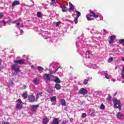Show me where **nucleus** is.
I'll list each match as a JSON object with an SVG mask.
<instances>
[{
    "label": "nucleus",
    "mask_w": 124,
    "mask_h": 124,
    "mask_svg": "<svg viewBox=\"0 0 124 124\" xmlns=\"http://www.w3.org/2000/svg\"><path fill=\"white\" fill-rule=\"evenodd\" d=\"M113 102V107L114 108H115V109H119L120 111L122 110V107H121V101L116 99L114 98L112 100Z\"/></svg>",
    "instance_id": "1"
},
{
    "label": "nucleus",
    "mask_w": 124,
    "mask_h": 124,
    "mask_svg": "<svg viewBox=\"0 0 124 124\" xmlns=\"http://www.w3.org/2000/svg\"><path fill=\"white\" fill-rule=\"evenodd\" d=\"M16 110H21L22 108H23V104L24 103L22 102V100L20 99H18L16 101Z\"/></svg>",
    "instance_id": "2"
},
{
    "label": "nucleus",
    "mask_w": 124,
    "mask_h": 124,
    "mask_svg": "<svg viewBox=\"0 0 124 124\" xmlns=\"http://www.w3.org/2000/svg\"><path fill=\"white\" fill-rule=\"evenodd\" d=\"M12 69L15 71L16 74L21 72V70H20V66L16 64H14L12 66Z\"/></svg>",
    "instance_id": "3"
},
{
    "label": "nucleus",
    "mask_w": 124,
    "mask_h": 124,
    "mask_svg": "<svg viewBox=\"0 0 124 124\" xmlns=\"http://www.w3.org/2000/svg\"><path fill=\"white\" fill-rule=\"evenodd\" d=\"M29 102L32 103V102H34L35 101V96L33 95V94H31L28 96V99Z\"/></svg>",
    "instance_id": "4"
},
{
    "label": "nucleus",
    "mask_w": 124,
    "mask_h": 124,
    "mask_svg": "<svg viewBox=\"0 0 124 124\" xmlns=\"http://www.w3.org/2000/svg\"><path fill=\"white\" fill-rule=\"evenodd\" d=\"M78 94H82L83 95L88 94V90L85 88H81L78 92Z\"/></svg>",
    "instance_id": "5"
},
{
    "label": "nucleus",
    "mask_w": 124,
    "mask_h": 124,
    "mask_svg": "<svg viewBox=\"0 0 124 124\" xmlns=\"http://www.w3.org/2000/svg\"><path fill=\"white\" fill-rule=\"evenodd\" d=\"M44 79L46 82H50L51 81V76L49 74H45L44 75Z\"/></svg>",
    "instance_id": "6"
},
{
    "label": "nucleus",
    "mask_w": 124,
    "mask_h": 124,
    "mask_svg": "<svg viewBox=\"0 0 124 124\" xmlns=\"http://www.w3.org/2000/svg\"><path fill=\"white\" fill-rule=\"evenodd\" d=\"M108 38H109V40L108 41V43L109 44H113L114 43V40L116 39V35H112L111 36H109L108 37Z\"/></svg>",
    "instance_id": "7"
},
{
    "label": "nucleus",
    "mask_w": 124,
    "mask_h": 124,
    "mask_svg": "<svg viewBox=\"0 0 124 124\" xmlns=\"http://www.w3.org/2000/svg\"><path fill=\"white\" fill-rule=\"evenodd\" d=\"M14 62L17 64H24L25 63V61L23 60H14Z\"/></svg>",
    "instance_id": "8"
},
{
    "label": "nucleus",
    "mask_w": 124,
    "mask_h": 124,
    "mask_svg": "<svg viewBox=\"0 0 124 124\" xmlns=\"http://www.w3.org/2000/svg\"><path fill=\"white\" fill-rule=\"evenodd\" d=\"M90 13H91V14H93V15H90V14H89V17H93L94 18H98L99 17L98 15H96L95 13L93 12L91 10L90 11Z\"/></svg>",
    "instance_id": "9"
},
{
    "label": "nucleus",
    "mask_w": 124,
    "mask_h": 124,
    "mask_svg": "<svg viewBox=\"0 0 124 124\" xmlns=\"http://www.w3.org/2000/svg\"><path fill=\"white\" fill-rule=\"evenodd\" d=\"M39 107V105H32L31 107V111H33L34 112H36L37 108Z\"/></svg>",
    "instance_id": "10"
},
{
    "label": "nucleus",
    "mask_w": 124,
    "mask_h": 124,
    "mask_svg": "<svg viewBox=\"0 0 124 124\" xmlns=\"http://www.w3.org/2000/svg\"><path fill=\"white\" fill-rule=\"evenodd\" d=\"M117 117L119 120H122V119H124V116L122 114L121 112H119L117 114Z\"/></svg>",
    "instance_id": "11"
},
{
    "label": "nucleus",
    "mask_w": 124,
    "mask_h": 124,
    "mask_svg": "<svg viewBox=\"0 0 124 124\" xmlns=\"http://www.w3.org/2000/svg\"><path fill=\"white\" fill-rule=\"evenodd\" d=\"M48 123H49V118L48 117H46L43 119V124H47Z\"/></svg>",
    "instance_id": "12"
},
{
    "label": "nucleus",
    "mask_w": 124,
    "mask_h": 124,
    "mask_svg": "<svg viewBox=\"0 0 124 124\" xmlns=\"http://www.w3.org/2000/svg\"><path fill=\"white\" fill-rule=\"evenodd\" d=\"M61 8H62V12H67V10H68V9L65 5L61 6Z\"/></svg>",
    "instance_id": "13"
},
{
    "label": "nucleus",
    "mask_w": 124,
    "mask_h": 124,
    "mask_svg": "<svg viewBox=\"0 0 124 124\" xmlns=\"http://www.w3.org/2000/svg\"><path fill=\"white\" fill-rule=\"evenodd\" d=\"M19 4H20V1L18 0H15L13 2L12 6V7H14V6L16 5H19Z\"/></svg>",
    "instance_id": "14"
},
{
    "label": "nucleus",
    "mask_w": 124,
    "mask_h": 124,
    "mask_svg": "<svg viewBox=\"0 0 124 124\" xmlns=\"http://www.w3.org/2000/svg\"><path fill=\"white\" fill-rule=\"evenodd\" d=\"M39 96H43V95H42V92H39L37 93V95L36 96V101L38 100V99L39 98Z\"/></svg>",
    "instance_id": "15"
},
{
    "label": "nucleus",
    "mask_w": 124,
    "mask_h": 124,
    "mask_svg": "<svg viewBox=\"0 0 124 124\" xmlns=\"http://www.w3.org/2000/svg\"><path fill=\"white\" fill-rule=\"evenodd\" d=\"M54 87L56 88V90H57V91H60V90L62 89V86L59 84H56Z\"/></svg>",
    "instance_id": "16"
},
{
    "label": "nucleus",
    "mask_w": 124,
    "mask_h": 124,
    "mask_svg": "<svg viewBox=\"0 0 124 124\" xmlns=\"http://www.w3.org/2000/svg\"><path fill=\"white\" fill-rule=\"evenodd\" d=\"M53 124H59L60 122H59V118H54L53 120Z\"/></svg>",
    "instance_id": "17"
},
{
    "label": "nucleus",
    "mask_w": 124,
    "mask_h": 124,
    "mask_svg": "<svg viewBox=\"0 0 124 124\" xmlns=\"http://www.w3.org/2000/svg\"><path fill=\"white\" fill-rule=\"evenodd\" d=\"M54 82L57 83L58 84L61 83V80L57 77H55V79L54 80Z\"/></svg>",
    "instance_id": "18"
},
{
    "label": "nucleus",
    "mask_w": 124,
    "mask_h": 124,
    "mask_svg": "<svg viewBox=\"0 0 124 124\" xmlns=\"http://www.w3.org/2000/svg\"><path fill=\"white\" fill-rule=\"evenodd\" d=\"M69 5H70V8L69 10H71V11H74V6H73V4L71 3V2H69Z\"/></svg>",
    "instance_id": "19"
},
{
    "label": "nucleus",
    "mask_w": 124,
    "mask_h": 124,
    "mask_svg": "<svg viewBox=\"0 0 124 124\" xmlns=\"http://www.w3.org/2000/svg\"><path fill=\"white\" fill-rule=\"evenodd\" d=\"M21 96L23 97V99H26L28 98V93H22V94L21 95Z\"/></svg>",
    "instance_id": "20"
},
{
    "label": "nucleus",
    "mask_w": 124,
    "mask_h": 124,
    "mask_svg": "<svg viewBox=\"0 0 124 124\" xmlns=\"http://www.w3.org/2000/svg\"><path fill=\"white\" fill-rule=\"evenodd\" d=\"M61 105H62V106H65V105H66V102H65V100L63 99L61 100Z\"/></svg>",
    "instance_id": "21"
},
{
    "label": "nucleus",
    "mask_w": 124,
    "mask_h": 124,
    "mask_svg": "<svg viewBox=\"0 0 124 124\" xmlns=\"http://www.w3.org/2000/svg\"><path fill=\"white\" fill-rule=\"evenodd\" d=\"M86 18L88 20V21H93V20H94V18H92L90 16H89V14H87L86 15Z\"/></svg>",
    "instance_id": "22"
},
{
    "label": "nucleus",
    "mask_w": 124,
    "mask_h": 124,
    "mask_svg": "<svg viewBox=\"0 0 124 124\" xmlns=\"http://www.w3.org/2000/svg\"><path fill=\"white\" fill-rule=\"evenodd\" d=\"M50 101L51 102H54V101H57V97L54 96L50 98Z\"/></svg>",
    "instance_id": "23"
},
{
    "label": "nucleus",
    "mask_w": 124,
    "mask_h": 124,
    "mask_svg": "<svg viewBox=\"0 0 124 124\" xmlns=\"http://www.w3.org/2000/svg\"><path fill=\"white\" fill-rule=\"evenodd\" d=\"M51 1V5L55 6V4L58 2V0H50Z\"/></svg>",
    "instance_id": "24"
},
{
    "label": "nucleus",
    "mask_w": 124,
    "mask_h": 124,
    "mask_svg": "<svg viewBox=\"0 0 124 124\" xmlns=\"http://www.w3.org/2000/svg\"><path fill=\"white\" fill-rule=\"evenodd\" d=\"M38 82H39V78H35L33 80V83H34V84H37Z\"/></svg>",
    "instance_id": "25"
},
{
    "label": "nucleus",
    "mask_w": 124,
    "mask_h": 124,
    "mask_svg": "<svg viewBox=\"0 0 124 124\" xmlns=\"http://www.w3.org/2000/svg\"><path fill=\"white\" fill-rule=\"evenodd\" d=\"M75 12H76V14H77V17L78 18H79V17H80V16H81V13L78 11H75Z\"/></svg>",
    "instance_id": "26"
},
{
    "label": "nucleus",
    "mask_w": 124,
    "mask_h": 124,
    "mask_svg": "<svg viewBox=\"0 0 124 124\" xmlns=\"http://www.w3.org/2000/svg\"><path fill=\"white\" fill-rule=\"evenodd\" d=\"M37 69H38V71H39L40 73H42V70H43V68H42V67H41V66H38L37 67Z\"/></svg>",
    "instance_id": "27"
},
{
    "label": "nucleus",
    "mask_w": 124,
    "mask_h": 124,
    "mask_svg": "<svg viewBox=\"0 0 124 124\" xmlns=\"http://www.w3.org/2000/svg\"><path fill=\"white\" fill-rule=\"evenodd\" d=\"M37 17H39V18L42 17V16L41 15V12H38L37 13Z\"/></svg>",
    "instance_id": "28"
},
{
    "label": "nucleus",
    "mask_w": 124,
    "mask_h": 124,
    "mask_svg": "<svg viewBox=\"0 0 124 124\" xmlns=\"http://www.w3.org/2000/svg\"><path fill=\"white\" fill-rule=\"evenodd\" d=\"M100 109L102 110H104L105 109V106L103 104H101L100 106Z\"/></svg>",
    "instance_id": "29"
},
{
    "label": "nucleus",
    "mask_w": 124,
    "mask_h": 124,
    "mask_svg": "<svg viewBox=\"0 0 124 124\" xmlns=\"http://www.w3.org/2000/svg\"><path fill=\"white\" fill-rule=\"evenodd\" d=\"M62 124H69L68 120H66L64 121H62Z\"/></svg>",
    "instance_id": "30"
},
{
    "label": "nucleus",
    "mask_w": 124,
    "mask_h": 124,
    "mask_svg": "<svg viewBox=\"0 0 124 124\" xmlns=\"http://www.w3.org/2000/svg\"><path fill=\"white\" fill-rule=\"evenodd\" d=\"M78 18L79 17H75L74 20V22L75 23V24H77L78 23Z\"/></svg>",
    "instance_id": "31"
},
{
    "label": "nucleus",
    "mask_w": 124,
    "mask_h": 124,
    "mask_svg": "<svg viewBox=\"0 0 124 124\" xmlns=\"http://www.w3.org/2000/svg\"><path fill=\"white\" fill-rule=\"evenodd\" d=\"M119 43L120 44H123V46H124V39H121L119 40Z\"/></svg>",
    "instance_id": "32"
},
{
    "label": "nucleus",
    "mask_w": 124,
    "mask_h": 124,
    "mask_svg": "<svg viewBox=\"0 0 124 124\" xmlns=\"http://www.w3.org/2000/svg\"><path fill=\"white\" fill-rule=\"evenodd\" d=\"M0 23H3V26H6V22L4 20L0 21Z\"/></svg>",
    "instance_id": "33"
},
{
    "label": "nucleus",
    "mask_w": 124,
    "mask_h": 124,
    "mask_svg": "<svg viewBox=\"0 0 124 124\" xmlns=\"http://www.w3.org/2000/svg\"><path fill=\"white\" fill-rule=\"evenodd\" d=\"M113 62V58L110 57L108 59V62Z\"/></svg>",
    "instance_id": "34"
},
{
    "label": "nucleus",
    "mask_w": 124,
    "mask_h": 124,
    "mask_svg": "<svg viewBox=\"0 0 124 124\" xmlns=\"http://www.w3.org/2000/svg\"><path fill=\"white\" fill-rule=\"evenodd\" d=\"M59 25H61V22L60 21H58V22H56V27H59Z\"/></svg>",
    "instance_id": "35"
},
{
    "label": "nucleus",
    "mask_w": 124,
    "mask_h": 124,
    "mask_svg": "<svg viewBox=\"0 0 124 124\" xmlns=\"http://www.w3.org/2000/svg\"><path fill=\"white\" fill-rule=\"evenodd\" d=\"M82 118H86V117H87V114L82 113Z\"/></svg>",
    "instance_id": "36"
},
{
    "label": "nucleus",
    "mask_w": 124,
    "mask_h": 124,
    "mask_svg": "<svg viewBox=\"0 0 124 124\" xmlns=\"http://www.w3.org/2000/svg\"><path fill=\"white\" fill-rule=\"evenodd\" d=\"M111 98H112V97H111V96H109L108 98V101H111Z\"/></svg>",
    "instance_id": "37"
},
{
    "label": "nucleus",
    "mask_w": 124,
    "mask_h": 124,
    "mask_svg": "<svg viewBox=\"0 0 124 124\" xmlns=\"http://www.w3.org/2000/svg\"><path fill=\"white\" fill-rule=\"evenodd\" d=\"M88 83H89L88 82L86 81H85V80H84V81L83 82V84H84V85H88Z\"/></svg>",
    "instance_id": "38"
},
{
    "label": "nucleus",
    "mask_w": 124,
    "mask_h": 124,
    "mask_svg": "<svg viewBox=\"0 0 124 124\" xmlns=\"http://www.w3.org/2000/svg\"><path fill=\"white\" fill-rule=\"evenodd\" d=\"M121 76H122V79L124 78V73L121 72Z\"/></svg>",
    "instance_id": "39"
},
{
    "label": "nucleus",
    "mask_w": 124,
    "mask_h": 124,
    "mask_svg": "<svg viewBox=\"0 0 124 124\" xmlns=\"http://www.w3.org/2000/svg\"><path fill=\"white\" fill-rule=\"evenodd\" d=\"M105 78H106V79H109V76L108 75H106Z\"/></svg>",
    "instance_id": "40"
},
{
    "label": "nucleus",
    "mask_w": 124,
    "mask_h": 124,
    "mask_svg": "<svg viewBox=\"0 0 124 124\" xmlns=\"http://www.w3.org/2000/svg\"><path fill=\"white\" fill-rule=\"evenodd\" d=\"M86 55H87V56H89V55H90V51H89V50H87V51H86Z\"/></svg>",
    "instance_id": "41"
},
{
    "label": "nucleus",
    "mask_w": 124,
    "mask_h": 124,
    "mask_svg": "<svg viewBox=\"0 0 124 124\" xmlns=\"http://www.w3.org/2000/svg\"><path fill=\"white\" fill-rule=\"evenodd\" d=\"M2 17H3V14H0V18H1Z\"/></svg>",
    "instance_id": "42"
},
{
    "label": "nucleus",
    "mask_w": 124,
    "mask_h": 124,
    "mask_svg": "<svg viewBox=\"0 0 124 124\" xmlns=\"http://www.w3.org/2000/svg\"><path fill=\"white\" fill-rule=\"evenodd\" d=\"M89 80H90V78H88L87 79H85L84 81H86L87 82V81H89Z\"/></svg>",
    "instance_id": "43"
},
{
    "label": "nucleus",
    "mask_w": 124,
    "mask_h": 124,
    "mask_svg": "<svg viewBox=\"0 0 124 124\" xmlns=\"http://www.w3.org/2000/svg\"><path fill=\"white\" fill-rule=\"evenodd\" d=\"M104 74H105V75H108V73L107 72V71H105Z\"/></svg>",
    "instance_id": "44"
},
{
    "label": "nucleus",
    "mask_w": 124,
    "mask_h": 124,
    "mask_svg": "<svg viewBox=\"0 0 124 124\" xmlns=\"http://www.w3.org/2000/svg\"><path fill=\"white\" fill-rule=\"evenodd\" d=\"M20 33H24V31H23V30H20Z\"/></svg>",
    "instance_id": "45"
},
{
    "label": "nucleus",
    "mask_w": 124,
    "mask_h": 124,
    "mask_svg": "<svg viewBox=\"0 0 124 124\" xmlns=\"http://www.w3.org/2000/svg\"><path fill=\"white\" fill-rule=\"evenodd\" d=\"M2 62V61L1 60V59H0V65H1Z\"/></svg>",
    "instance_id": "46"
},
{
    "label": "nucleus",
    "mask_w": 124,
    "mask_h": 124,
    "mask_svg": "<svg viewBox=\"0 0 124 124\" xmlns=\"http://www.w3.org/2000/svg\"><path fill=\"white\" fill-rule=\"evenodd\" d=\"M72 121H73V118H71L70 119V122H72Z\"/></svg>",
    "instance_id": "47"
},
{
    "label": "nucleus",
    "mask_w": 124,
    "mask_h": 124,
    "mask_svg": "<svg viewBox=\"0 0 124 124\" xmlns=\"http://www.w3.org/2000/svg\"><path fill=\"white\" fill-rule=\"evenodd\" d=\"M122 72L124 73V66L123 67V69L122 70Z\"/></svg>",
    "instance_id": "48"
},
{
    "label": "nucleus",
    "mask_w": 124,
    "mask_h": 124,
    "mask_svg": "<svg viewBox=\"0 0 124 124\" xmlns=\"http://www.w3.org/2000/svg\"><path fill=\"white\" fill-rule=\"evenodd\" d=\"M116 94H117V92H116L114 94V96H116Z\"/></svg>",
    "instance_id": "49"
},
{
    "label": "nucleus",
    "mask_w": 124,
    "mask_h": 124,
    "mask_svg": "<svg viewBox=\"0 0 124 124\" xmlns=\"http://www.w3.org/2000/svg\"><path fill=\"white\" fill-rule=\"evenodd\" d=\"M19 25H20V23H17L16 24V26H19Z\"/></svg>",
    "instance_id": "50"
},
{
    "label": "nucleus",
    "mask_w": 124,
    "mask_h": 124,
    "mask_svg": "<svg viewBox=\"0 0 124 124\" xmlns=\"http://www.w3.org/2000/svg\"><path fill=\"white\" fill-rule=\"evenodd\" d=\"M103 31H104V32H106V30L104 29Z\"/></svg>",
    "instance_id": "51"
},
{
    "label": "nucleus",
    "mask_w": 124,
    "mask_h": 124,
    "mask_svg": "<svg viewBox=\"0 0 124 124\" xmlns=\"http://www.w3.org/2000/svg\"><path fill=\"white\" fill-rule=\"evenodd\" d=\"M29 64H30V65H31V62H29Z\"/></svg>",
    "instance_id": "52"
},
{
    "label": "nucleus",
    "mask_w": 124,
    "mask_h": 124,
    "mask_svg": "<svg viewBox=\"0 0 124 124\" xmlns=\"http://www.w3.org/2000/svg\"><path fill=\"white\" fill-rule=\"evenodd\" d=\"M31 66L32 67V68H34V66L33 65H31Z\"/></svg>",
    "instance_id": "53"
},
{
    "label": "nucleus",
    "mask_w": 124,
    "mask_h": 124,
    "mask_svg": "<svg viewBox=\"0 0 124 124\" xmlns=\"http://www.w3.org/2000/svg\"><path fill=\"white\" fill-rule=\"evenodd\" d=\"M58 70H59V69H56L55 71L57 72V71H58Z\"/></svg>",
    "instance_id": "54"
},
{
    "label": "nucleus",
    "mask_w": 124,
    "mask_h": 124,
    "mask_svg": "<svg viewBox=\"0 0 124 124\" xmlns=\"http://www.w3.org/2000/svg\"><path fill=\"white\" fill-rule=\"evenodd\" d=\"M88 59H90L91 57H90L89 56L88 57Z\"/></svg>",
    "instance_id": "55"
},
{
    "label": "nucleus",
    "mask_w": 124,
    "mask_h": 124,
    "mask_svg": "<svg viewBox=\"0 0 124 124\" xmlns=\"http://www.w3.org/2000/svg\"><path fill=\"white\" fill-rule=\"evenodd\" d=\"M122 83H124V80L122 81Z\"/></svg>",
    "instance_id": "56"
},
{
    "label": "nucleus",
    "mask_w": 124,
    "mask_h": 124,
    "mask_svg": "<svg viewBox=\"0 0 124 124\" xmlns=\"http://www.w3.org/2000/svg\"><path fill=\"white\" fill-rule=\"evenodd\" d=\"M21 27H22V28H23V27H24V25H22Z\"/></svg>",
    "instance_id": "57"
},
{
    "label": "nucleus",
    "mask_w": 124,
    "mask_h": 124,
    "mask_svg": "<svg viewBox=\"0 0 124 124\" xmlns=\"http://www.w3.org/2000/svg\"><path fill=\"white\" fill-rule=\"evenodd\" d=\"M115 69H117V67H115Z\"/></svg>",
    "instance_id": "58"
}]
</instances>
